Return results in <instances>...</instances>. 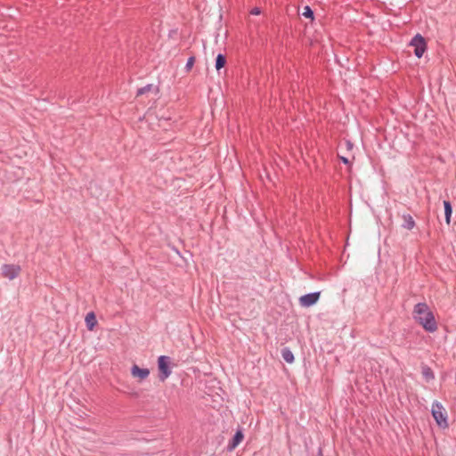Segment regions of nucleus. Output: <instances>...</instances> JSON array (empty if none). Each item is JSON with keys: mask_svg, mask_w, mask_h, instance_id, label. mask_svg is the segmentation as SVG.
<instances>
[{"mask_svg": "<svg viewBox=\"0 0 456 456\" xmlns=\"http://www.w3.org/2000/svg\"><path fill=\"white\" fill-rule=\"evenodd\" d=\"M412 317L426 331L433 333L437 330L435 315L425 302L414 305Z\"/></svg>", "mask_w": 456, "mask_h": 456, "instance_id": "f257e3e1", "label": "nucleus"}, {"mask_svg": "<svg viewBox=\"0 0 456 456\" xmlns=\"http://www.w3.org/2000/svg\"><path fill=\"white\" fill-rule=\"evenodd\" d=\"M431 413H432V416H433L434 419L436 420V424L440 428H448L447 412L440 402H438V401L433 402Z\"/></svg>", "mask_w": 456, "mask_h": 456, "instance_id": "f03ea898", "label": "nucleus"}, {"mask_svg": "<svg viewBox=\"0 0 456 456\" xmlns=\"http://www.w3.org/2000/svg\"><path fill=\"white\" fill-rule=\"evenodd\" d=\"M171 359L167 355H160L158 359V368L159 370V379L166 380L172 373L171 370Z\"/></svg>", "mask_w": 456, "mask_h": 456, "instance_id": "7ed1b4c3", "label": "nucleus"}, {"mask_svg": "<svg viewBox=\"0 0 456 456\" xmlns=\"http://www.w3.org/2000/svg\"><path fill=\"white\" fill-rule=\"evenodd\" d=\"M410 45L414 47V54L420 58L423 56L426 49H427V43L425 41V38L419 35H415L412 39L411 40Z\"/></svg>", "mask_w": 456, "mask_h": 456, "instance_id": "20e7f679", "label": "nucleus"}, {"mask_svg": "<svg viewBox=\"0 0 456 456\" xmlns=\"http://www.w3.org/2000/svg\"><path fill=\"white\" fill-rule=\"evenodd\" d=\"M320 296V291L303 295L302 297H299V304L303 307H310L318 302Z\"/></svg>", "mask_w": 456, "mask_h": 456, "instance_id": "39448f33", "label": "nucleus"}, {"mask_svg": "<svg viewBox=\"0 0 456 456\" xmlns=\"http://www.w3.org/2000/svg\"><path fill=\"white\" fill-rule=\"evenodd\" d=\"M20 273V267L17 265H4L2 266V274L9 280L15 279Z\"/></svg>", "mask_w": 456, "mask_h": 456, "instance_id": "423d86ee", "label": "nucleus"}, {"mask_svg": "<svg viewBox=\"0 0 456 456\" xmlns=\"http://www.w3.org/2000/svg\"><path fill=\"white\" fill-rule=\"evenodd\" d=\"M244 435L241 429H238L227 445V451L232 452L243 440Z\"/></svg>", "mask_w": 456, "mask_h": 456, "instance_id": "0eeeda50", "label": "nucleus"}, {"mask_svg": "<svg viewBox=\"0 0 456 456\" xmlns=\"http://www.w3.org/2000/svg\"><path fill=\"white\" fill-rule=\"evenodd\" d=\"M131 374L132 376L137 377L142 380L150 375V370L147 368H140L138 365L134 364L131 368Z\"/></svg>", "mask_w": 456, "mask_h": 456, "instance_id": "6e6552de", "label": "nucleus"}, {"mask_svg": "<svg viewBox=\"0 0 456 456\" xmlns=\"http://www.w3.org/2000/svg\"><path fill=\"white\" fill-rule=\"evenodd\" d=\"M403 223L402 226L407 230H411L415 226V221L410 214L403 215Z\"/></svg>", "mask_w": 456, "mask_h": 456, "instance_id": "1a4fd4ad", "label": "nucleus"}, {"mask_svg": "<svg viewBox=\"0 0 456 456\" xmlns=\"http://www.w3.org/2000/svg\"><path fill=\"white\" fill-rule=\"evenodd\" d=\"M86 327L89 330H92L97 323L96 317L94 312H90L86 316Z\"/></svg>", "mask_w": 456, "mask_h": 456, "instance_id": "9d476101", "label": "nucleus"}, {"mask_svg": "<svg viewBox=\"0 0 456 456\" xmlns=\"http://www.w3.org/2000/svg\"><path fill=\"white\" fill-rule=\"evenodd\" d=\"M444 216H445V222L447 224H450L451 223V217L452 213V204L448 200L444 201Z\"/></svg>", "mask_w": 456, "mask_h": 456, "instance_id": "9b49d317", "label": "nucleus"}, {"mask_svg": "<svg viewBox=\"0 0 456 456\" xmlns=\"http://www.w3.org/2000/svg\"><path fill=\"white\" fill-rule=\"evenodd\" d=\"M281 356L283 360L288 363H292L295 360L293 353L288 347H284L281 350Z\"/></svg>", "mask_w": 456, "mask_h": 456, "instance_id": "f8f14e48", "label": "nucleus"}, {"mask_svg": "<svg viewBox=\"0 0 456 456\" xmlns=\"http://www.w3.org/2000/svg\"><path fill=\"white\" fill-rule=\"evenodd\" d=\"M226 64V57L223 53H218L216 58L215 67L217 71L224 68Z\"/></svg>", "mask_w": 456, "mask_h": 456, "instance_id": "ddd939ff", "label": "nucleus"}, {"mask_svg": "<svg viewBox=\"0 0 456 456\" xmlns=\"http://www.w3.org/2000/svg\"><path fill=\"white\" fill-rule=\"evenodd\" d=\"M422 375L427 381L433 380L435 379L434 371L427 365L422 366Z\"/></svg>", "mask_w": 456, "mask_h": 456, "instance_id": "4468645a", "label": "nucleus"}, {"mask_svg": "<svg viewBox=\"0 0 456 456\" xmlns=\"http://www.w3.org/2000/svg\"><path fill=\"white\" fill-rule=\"evenodd\" d=\"M302 15H303L304 17L308 18V19H311V20H314V11H313V10L311 9V7H310V6H308V5H305V6L304 7V12H303Z\"/></svg>", "mask_w": 456, "mask_h": 456, "instance_id": "2eb2a0df", "label": "nucleus"}, {"mask_svg": "<svg viewBox=\"0 0 456 456\" xmlns=\"http://www.w3.org/2000/svg\"><path fill=\"white\" fill-rule=\"evenodd\" d=\"M152 88H153V86H152V85H151V84L146 85L145 86H142V87L139 88V89L137 90V96H139V95H142V94H146V93H148V92L151 91V90H152Z\"/></svg>", "mask_w": 456, "mask_h": 456, "instance_id": "dca6fc26", "label": "nucleus"}, {"mask_svg": "<svg viewBox=\"0 0 456 456\" xmlns=\"http://www.w3.org/2000/svg\"><path fill=\"white\" fill-rule=\"evenodd\" d=\"M194 62H195V58L193 56H191L187 60V62H186V65H185V69L186 70H190L192 68V66L194 65Z\"/></svg>", "mask_w": 456, "mask_h": 456, "instance_id": "f3484780", "label": "nucleus"}, {"mask_svg": "<svg viewBox=\"0 0 456 456\" xmlns=\"http://www.w3.org/2000/svg\"><path fill=\"white\" fill-rule=\"evenodd\" d=\"M260 12H261V10H260V8H258V7H254V8L250 11V14H252V15H258V14H260Z\"/></svg>", "mask_w": 456, "mask_h": 456, "instance_id": "a211bd4d", "label": "nucleus"}, {"mask_svg": "<svg viewBox=\"0 0 456 456\" xmlns=\"http://www.w3.org/2000/svg\"><path fill=\"white\" fill-rule=\"evenodd\" d=\"M340 160L344 163V164H348L349 163V160L346 157H339Z\"/></svg>", "mask_w": 456, "mask_h": 456, "instance_id": "6ab92c4d", "label": "nucleus"}, {"mask_svg": "<svg viewBox=\"0 0 456 456\" xmlns=\"http://www.w3.org/2000/svg\"><path fill=\"white\" fill-rule=\"evenodd\" d=\"M346 144H347V147L348 148H351L352 147V143L350 142H346Z\"/></svg>", "mask_w": 456, "mask_h": 456, "instance_id": "aec40b11", "label": "nucleus"}]
</instances>
